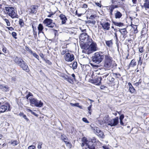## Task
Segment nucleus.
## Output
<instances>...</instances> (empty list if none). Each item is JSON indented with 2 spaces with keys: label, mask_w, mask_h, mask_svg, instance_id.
<instances>
[{
  "label": "nucleus",
  "mask_w": 149,
  "mask_h": 149,
  "mask_svg": "<svg viewBox=\"0 0 149 149\" xmlns=\"http://www.w3.org/2000/svg\"><path fill=\"white\" fill-rule=\"evenodd\" d=\"M13 59L15 62L23 70L26 72L29 71V70L27 64L22 58L16 56L14 57Z\"/></svg>",
  "instance_id": "obj_1"
},
{
  "label": "nucleus",
  "mask_w": 149,
  "mask_h": 149,
  "mask_svg": "<svg viewBox=\"0 0 149 149\" xmlns=\"http://www.w3.org/2000/svg\"><path fill=\"white\" fill-rule=\"evenodd\" d=\"M104 56V54L102 52H95L92 56V61L97 64H99L103 60Z\"/></svg>",
  "instance_id": "obj_2"
},
{
  "label": "nucleus",
  "mask_w": 149,
  "mask_h": 149,
  "mask_svg": "<svg viewBox=\"0 0 149 149\" xmlns=\"http://www.w3.org/2000/svg\"><path fill=\"white\" fill-rule=\"evenodd\" d=\"M5 9L6 10L7 13L12 18L17 17V15L15 11V9L13 7H5Z\"/></svg>",
  "instance_id": "obj_3"
},
{
  "label": "nucleus",
  "mask_w": 149,
  "mask_h": 149,
  "mask_svg": "<svg viewBox=\"0 0 149 149\" xmlns=\"http://www.w3.org/2000/svg\"><path fill=\"white\" fill-rule=\"evenodd\" d=\"M79 39L81 42L88 44L92 41V39L90 38L87 33L81 34L79 37Z\"/></svg>",
  "instance_id": "obj_4"
},
{
  "label": "nucleus",
  "mask_w": 149,
  "mask_h": 149,
  "mask_svg": "<svg viewBox=\"0 0 149 149\" xmlns=\"http://www.w3.org/2000/svg\"><path fill=\"white\" fill-rule=\"evenodd\" d=\"M43 24L46 26L52 28H54L56 25L55 23L53 22V20L49 18L45 19L43 21Z\"/></svg>",
  "instance_id": "obj_5"
},
{
  "label": "nucleus",
  "mask_w": 149,
  "mask_h": 149,
  "mask_svg": "<svg viewBox=\"0 0 149 149\" xmlns=\"http://www.w3.org/2000/svg\"><path fill=\"white\" fill-rule=\"evenodd\" d=\"M91 43V44L90 45L89 48L88 49L87 53L88 54L96 51L97 49L96 43L93 42V41Z\"/></svg>",
  "instance_id": "obj_6"
},
{
  "label": "nucleus",
  "mask_w": 149,
  "mask_h": 149,
  "mask_svg": "<svg viewBox=\"0 0 149 149\" xmlns=\"http://www.w3.org/2000/svg\"><path fill=\"white\" fill-rule=\"evenodd\" d=\"M10 104L8 103L4 104L0 102V112H4L7 110L8 111H10Z\"/></svg>",
  "instance_id": "obj_7"
},
{
  "label": "nucleus",
  "mask_w": 149,
  "mask_h": 149,
  "mask_svg": "<svg viewBox=\"0 0 149 149\" xmlns=\"http://www.w3.org/2000/svg\"><path fill=\"white\" fill-rule=\"evenodd\" d=\"M119 123V119L118 117L110 119L107 122L108 125L111 126H114L116 125Z\"/></svg>",
  "instance_id": "obj_8"
},
{
  "label": "nucleus",
  "mask_w": 149,
  "mask_h": 149,
  "mask_svg": "<svg viewBox=\"0 0 149 149\" xmlns=\"http://www.w3.org/2000/svg\"><path fill=\"white\" fill-rule=\"evenodd\" d=\"M74 58V55L69 52L66 53L64 56V59L67 62H72Z\"/></svg>",
  "instance_id": "obj_9"
},
{
  "label": "nucleus",
  "mask_w": 149,
  "mask_h": 149,
  "mask_svg": "<svg viewBox=\"0 0 149 149\" xmlns=\"http://www.w3.org/2000/svg\"><path fill=\"white\" fill-rule=\"evenodd\" d=\"M145 3L143 5H141L142 9H144L148 13H149V1L148 0H145Z\"/></svg>",
  "instance_id": "obj_10"
},
{
  "label": "nucleus",
  "mask_w": 149,
  "mask_h": 149,
  "mask_svg": "<svg viewBox=\"0 0 149 149\" xmlns=\"http://www.w3.org/2000/svg\"><path fill=\"white\" fill-rule=\"evenodd\" d=\"M100 25L102 26L104 30H109L110 29V24L109 22H101Z\"/></svg>",
  "instance_id": "obj_11"
},
{
  "label": "nucleus",
  "mask_w": 149,
  "mask_h": 149,
  "mask_svg": "<svg viewBox=\"0 0 149 149\" xmlns=\"http://www.w3.org/2000/svg\"><path fill=\"white\" fill-rule=\"evenodd\" d=\"M113 60H111L109 61L105 62H104V66L106 69L109 68L110 67H113Z\"/></svg>",
  "instance_id": "obj_12"
},
{
  "label": "nucleus",
  "mask_w": 149,
  "mask_h": 149,
  "mask_svg": "<svg viewBox=\"0 0 149 149\" xmlns=\"http://www.w3.org/2000/svg\"><path fill=\"white\" fill-rule=\"evenodd\" d=\"M102 79L101 77H95L93 81L94 83H97V85H100L101 83Z\"/></svg>",
  "instance_id": "obj_13"
},
{
  "label": "nucleus",
  "mask_w": 149,
  "mask_h": 149,
  "mask_svg": "<svg viewBox=\"0 0 149 149\" xmlns=\"http://www.w3.org/2000/svg\"><path fill=\"white\" fill-rule=\"evenodd\" d=\"M91 10L87 11L86 12L87 13V16L86 17L87 18L91 19H93L95 17H96V15H95L91 14Z\"/></svg>",
  "instance_id": "obj_14"
},
{
  "label": "nucleus",
  "mask_w": 149,
  "mask_h": 149,
  "mask_svg": "<svg viewBox=\"0 0 149 149\" xmlns=\"http://www.w3.org/2000/svg\"><path fill=\"white\" fill-rule=\"evenodd\" d=\"M114 15L116 19H120L122 16V13L118 10L115 11Z\"/></svg>",
  "instance_id": "obj_15"
},
{
  "label": "nucleus",
  "mask_w": 149,
  "mask_h": 149,
  "mask_svg": "<svg viewBox=\"0 0 149 149\" xmlns=\"http://www.w3.org/2000/svg\"><path fill=\"white\" fill-rule=\"evenodd\" d=\"M38 7L36 5H33L31 7L30 12L31 13H36L37 12Z\"/></svg>",
  "instance_id": "obj_16"
},
{
  "label": "nucleus",
  "mask_w": 149,
  "mask_h": 149,
  "mask_svg": "<svg viewBox=\"0 0 149 149\" xmlns=\"http://www.w3.org/2000/svg\"><path fill=\"white\" fill-rule=\"evenodd\" d=\"M104 62L113 60L112 57L110 56L108 53L106 54H104Z\"/></svg>",
  "instance_id": "obj_17"
},
{
  "label": "nucleus",
  "mask_w": 149,
  "mask_h": 149,
  "mask_svg": "<svg viewBox=\"0 0 149 149\" xmlns=\"http://www.w3.org/2000/svg\"><path fill=\"white\" fill-rule=\"evenodd\" d=\"M61 19L62 20L61 23L62 24H65L67 18L63 14H61L59 16Z\"/></svg>",
  "instance_id": "obj_18"
},
{
  "label": "nucleus",
  "mask_w": 149,
  "mask_h": 149,
  "mask_svg": "<svg viewBox=\"0 0 149 149\" xmlns=\"http://www.w3.org/2000/svg\"><path fill=\"white\" fill-rule=\"evenodd\" d=\"M128 85L129 87V91L131 93H133L135 92V90L134 88L132 86V84L130 82H129Z\"/></svg>",
  "instance_id": "obj_19"
},
{
  "label": "nucleus",
  "mask_w": 149,
  "mask_h": 149,
  "mask_svg": "<svg viewBox=\"0 0 149 149\" xmlns=\"http://www.w3.org/2000/svg\"><path fill=\"white\" fill-rule=\"evenodd\" d=\"M119 31L122 35L123 37H125V36L127 34V32L126 29H120Z\"/></svg>",
  "instance_id": "obj_20"
},
{
  "label": "nucleus",
  "mask_w": 149,
  "mask_h": 149,
  "mask_svg": "<svg viewBox=\"0 0 149 149\" xmlns=\"http://www.w3.org/2000/svg\"><path fill=\"white\" fill-rule=\"evenodd\" d=\"M136 65V62L134 59H132L129 64V67H134Z\"/></svg>",
  "instance_id": "obj_21"
},
{
  "label": "nucleus",
  "mask_w": 149,
  "mask_h": 149,
  "mask_svg": "<svg viewBox=\"0 0 149 149\" xmlns=\"http://www.w3.org/2000/svg\"><path fill=\"white\" fill-rule=\"evenodd\" d=\"M29 100L31 104H33L35 105L36 102H37V100L34 98L32 97H30L29 98Z\"/></svg>",
  "instance_id": "obj_22"
},
{
  "label": "nucleus",
  "mask_w": 149,
  "mask_h": 149,
  "mask_svg": "<svg viewBox=\"0 0 149 149\" xmlns=\"http://www.w3.org/2000/svg\"><path fill=\"white\" fill-rule=\"evenodd\" d=\"M113 23L115 25L119 27H122L124 26V23L121 22L113 21Z\"/></svg>",
  "instance_id": "obj_23"
},
{
  "label": "nucleus",
  "mask_w": 149,
  "mask_h": 149,
  "mask_svg": "<svg viewBox=\"0 0 149 149\" xmlns=\"http://www.w3.org/2000/svg\"><path fill=\"white\" fill-rule=\"evenodd\" d=\"M43 29V27L42 24H39L38 26V29L39 31L38 34L41 33H43V32L42 31Z\"/></svg>",
  "instance_id": "obj_24"
},
{
  "label": "nucleus",
  "mask_w": 149,
  "mask_h": 149,
  "mask_svg": "<svg viewBox=\"0 0 149 149\" xmlns=\"http://www.w3.org/2000/svg\"><path fill=\"white\" fill-rule=\"evenodd\" d=\"M105 43L106 45L109 47H111L113 44L112 40L108 41L106 40Z\"/></svg>",
  "instance_id": "obj_25"
},
{
  "label": "nucleus",
  "mask_w": 149,
  "mask_h": 149,
  "mask_svg": "<svg viewBox=\"0 0 149 149\" xmlns=\"http://www.w3.org/2000/svg\"><path fill=\"white\" fill-rule=\"evenodd\" d=\"M43 104V103L41 101H39L37 100V102L35 105V106L37 107H42Z\"/></svg>",
  "instance_id": "obj_26"
},
{
  "label": "nucleus",
  "mask_w": 149,
  "mask_h": 149,
  "mask_svg": "<svg viewBox=\"0 0 149 149\" xmlns=\"http://www.w3.org/2000/svg\"><path fill=\"white\" fill-rule=\"evenodd\" d=\"M107 7L109 8V15L110 17H111L113 15V12L114 10V8H113V7H111V6Z\"/></svg>",
  "instance_id": "obj_27"
},
{
  "label": "nucleus",
  "mask_w": 149,
  "mask_h": 149,
  "mask_svg": "<svg viewBox=\"0 0 149 149\" xmlns=\"http://www.w3.org/2000/svg\"><path fill=\"white\" fill-rule=\"evenodd\" d=\"M82 141L84 143L86 144V146L88 145L89 143L91 142L90 140H88L85 137H83L82 139Z\"/></svg>",
  "instance_id": "obj_28"
},
{
  "label": "nucleus",
  "mask_w": 149,
  "mask_h": 149,
  "mask_svg": "<svg viewBox=\"0 0 149 149\" xmlns=\"http://www.w3.org/2000/svg\"><path fill=\"white\" fill-rule=\"evenodd\" d=\"M61 139L65 143V141H68V139L66 136L64 135H62L61 137Z\"/></svg>",
  "instance_id": "obj_29"
},
{
  "label": "nucleus",
  "mask_w": 149,
  "mask_h": 149,
  "mask_svg": "<svg viewBox=\"0 0 149 149\" xmlns=\"http://www.w3.org/2000/svg\"><path fill=\"white\" fill-rule=\"evenodd\" d=\"M19 24L21 27L24 26V23L23 20L22 19H19Z\"/></svg>",
  "instance_id": "obj_30"
},
{
  "label": "nucleus",
  "mask_w": 149,
  "mask_h": 149,
  "mask_svg": "<svg viewBox=\"0 0 149 149\" xmlns=\"http://www.w3.org/2000/svg\"><path fill=\"white\" fill-rule=\"evenodd\" d=\"M70 104L72 106H73V107H74V106L77 107H79L80 108H81V106L79 105V103H75V104H73V103H70Z\"/></svg>",
  "instance_id": "obj_31"
},
{
  "label": "nucleus",
  "mask_w": 149,
  "mask_h": 149,
  "mask_svg": "<svg viewBox=\"0 0 149 149\" xmlns=\"http://www.w3.org/2000/svg\"><path fill=\"white\" fill-rule=\"evenodd\" d=\"M107 79L110 82H113L114 80V79L111 76H109L107 78Z\"/></svg>",
  "instance_id": "obj_32"
},
{
  "label": "nucleus",
  "mask_w": 149,
  "mask_h": 149,
  "mask_svg": "<svg viewBox=\"0 0 149 149\" xmlns=\"http://www.w3.org/2000/svg\"><path fill=\"white\" fill-rule=\"evenodd\" d=\"M97 135L99 136L102 137V138H104V134L103 132L101 130L100 132L98 134H97Z\"/></svg>",
  "instance_id": "obj_33"
},
{
  "label": "nucleus",
  "mask_w": 149,
  "mask_h": 149,
  "mask_svg": "<svg viewBox=\"0 0 149 149\" xmlns=\"http://www.w3.org/2000/svg\"><path fill=\"white\" fill-rule=\"evenodd\" d=\"M73 69H76L77 67V62H74L72 65Z\"/></svg>",
  "instance_id": "obj_34"
},
{
  "label": "nucleus",
  "mask_w": 149,
  "mask_h": 149,
  "mask_svg": "<svg viewBox=\"0 0 149 149\" xmlns=\"http://www.w3.org/2000/svg\"><path fill=\"white\" fill-rule=\"evenodd\" d=\"M27 111H28L31 112V113L33 115H34L35 116H36L37 117L38 116V115L37 114H36V113H35L34 112L32 111V110L31 109H27Z\"/></svg>",
  "instance_id": "obj_35"
},
{
  "label": "nucleus",
  "mask_w": 149,
  "mask_h": 149,
  "mask_svg": "<svg viewBox=\"0 0 149 149\" xmlns=\"http://www.w3.org/2000/svg\"><path fill=\"white\" fill-rule=\"evenodd\" d=\"M31 54H32L34 57L36 58L38 60H39V56L36 53L32 52V53Z\"/></svg>",
  "instance_id": "obj_36"
},
{
  "label": "nucleus",
  "mask_w": 149,
  "mask_h": 149,
  "mask_svg": "<svg viewBox=\"0 0 149 149\" xmlns=\"http://www.w3.org/2000/svg\"><path fill=\"white\" fill-rule=\"evenodd\" d=\"M88 24H91L93 25H95L96 23V21L95 20H88L87 22Z\"/></svg>",
  "instance_id": "obj_37"
},
{
  "label": "nucleus",
  "mask_w": 149,
  "mask_h": 149,
  "mask_svg": "<svg viewBox=\"0 0 149 149\" xmlns=\"http://www.w3.org/2000/svg\"><path fill=\"white\" fill-rule=\"evenodd\" d=\"M92 104L91 103V104L88 107V113L91 115V108L92 107Z\"/></svg>",
  "instance_id": "obj_38"
},
{
  "label": "nucleus",
  "mask_w": 149,
  "mask_h": 149,
  "mask_svg": "<svg viewBox=\"0 0 149 149\" xmlns=\"http://www.w3.org/2000/svg\"><path fill=\"white\" fill-rule=\"evenodd\" d=\"M65 143L66 145L68 146L70 148H71L72 146V144L70 143L68 141H65Z\"/></svg>",
  "instance_id": "obj_39"
},
{
  "label": "nucleus",
  "mask_w": 149,
  "mask_h": 149,
  "mask_svg": "<svg viewBox=\"0 0 149 149\" xmlns=\"http://www.w3.org/2000/svg\"><path fill=\"white\" fill-rule=\"evenodd\" d=\"M19 143V142L17 140H15L11 143L13 146H15Z\"/></svg>",
  "instance_id": "obj_40"
},
{
  "label": "nucleus",
  "mask_w": 149,
  "mask_h": 149,
  "mask_svg": "<svg viewBox=\"0 0 149 149\" xmlns=\"http://www.w3.org/2000/svg\"><path fill=\"white\" fill-rule=\"evenodd\" d=\"M88 147V148H89V149H95V146L93 145H92V146H91L89 145V144H88V145L86 146Z\"/></svg>",
  "instance_id": "obj_41"
},
{
  "label": "nucleus",
  "mask_w": 149,
  "mask_h": 149,
  "mask_svg": "<svg viewBox=\"0 0 149 149\" xmlns=\"http://www.w3.org/2000/svg\"><path fill=\"white\" fill-rule=\"evenodd\" d=\"M139 60L138 61L137 66H138L139 64H140V65H141L143 63L142 60H141V57H139Z\"/></svg>",
  "instance_id": "obj_42"
},
{
  "label": "nucleus",
  "mask_w": 149,
  "mask_h": 149,
  "mask_svg": "<svg viewBox=\"0 0 149 149\" xmlns=\"http://www.w3.org/2000/svg\"><path fill=\"white\" fill-rule=\"evenodd\" d=\"M3 20H4L5 21L6 23L7 26H10V22L8 19H4Z\"/></svg>",
  "instance_id": "obj_43"
},
{
  "label": "nucleus",
  "mask_w": 149,
  "mask_h": 149,
  "mask_svg": "<svg viewBox=\"0 0 149 149\" xmlns=\"http://www.w3.org/2000/svg\"><path fill=\"white\" fill-rule=\"evenodd\" d=\"M141 83V81L140 80H139V81L138 82H137L135 83L134 84V85L136 87H138L139 85Z\"/></svg>",
  "instance_id": "obj_44"
},
{
  "label": "nucleus",
  "mask_w": 149,
  "mask_h": 149,
  "mask_svg": "<svg viewBox=\"0 0 149 149\" xmlns=\"http://www.w3.org/2000/svg\"><path fill=\"white\" fill-rule=\"evenodd\" d=\"M25 49L27 51L29 52L30 54H31L33 52L32 51L31 49H30L28 47H26Z\"/></svg>",
  "instance_id": "obj_45"
},
{
  "label": "nucleus",
  "mask_w": 149,
  "mask_h": 149,
  "mask_svg": "<svg viewBox=\"0 0 149 149\" xmlns=\"http://www.w3.org/2000/svg\"><path fill=\"white\" fill-rule=\"evenodd\" d=\"M94 130H95L97 134H98L101 131L98 127H96L95 129H94Z\"/></svg>",
  "instance_id": "obj_46"
},
{
  "label": "nucleus",
  "mask_w": 149,
  "mask_h": 149,
  "mask_svg": "<svg viewBox=\"0 0 149 149\" xmlns=\"http://www.w3.org/2000/svg\"><path fill=\"white\" fill-rule=\"evenodd\" d=\"M113 74L114 76L118 78H119L120 76V75L119 74H117L116 73H113Z\"/></svg>",
  "instance_id": "obj_47"
},
{
  "label": "nucleus",
  "mask_w": 149,
  "mask_h": 149,
  "mask_svg": "<svg viewBox=\"0 0 149 149\" xmlns=\"http://www.w3.org/2000/svg\"><path fill=\"white\" fill-rule=\"evenodd\" d=\"M12 35L13 37H14L15 38H17L16 36L17 34L16 32H12Z\"/></svg>",
  "instance_id": "obj_48"
},
{
  "label": "nucleus",
  "mask_w": 149,
  "mask_h": 149,
  "mask_svg": "<svg viewBox=\"0 0 149 149\" xmlns=\"http://www.w3.org/2000/svg\"><path fill=\"white\" fill-rule=\"evenodd\" d=\"M90 141H91L92 143H95L96 142L97 140L95 138L93 137L92 139L90 140Z\"/></svg>",
  "instance_id": "obj_49"
},
{
  "label": "nucleus",
  "mask_w": 149,
  "mask_h": 149,
  "mask_svg": "<svg viewBox=\"0 0 149 149\" xmlns=\"http://www.w3.org/2000/svg\"><path fill=\"white\" fill-rule=\"evenodd\" d=\"M44 60L49 65H51L52 64L51 62L49 60H45V59H44Z\"/></svg>",
  "instance_id": "obj_50"
},
{
  "label": "nucleus",
  "mask_w": 149,
  "mask_h": 149,
  "mask_svg": "<svg viewBox=\"0 0 149 149\" xmlns=\"http://www.w3.org/2000/svg\"><path fill=\"white\" fill-rule=\"evenodd\" d=\"M139 51L141 53H142L143 51V47H140L139 48Z\"/></svg>",
  "instance_id": "obj_51"
},
{
  "label": "nucleus",
  "mask_w": 149,
  "mask_h": 149,
  "mask_svg": "<svg viewBox=\"0 0 149 149\" xmlns=\"http://www.w3.org/2000/svg\"><path fill=\"white\" fill-rule=\"evenodd\" d=\"M63 78L66 81L67 80H68V79H69L68 76L66 75H63Z\"/></svg>",
  "instance_id": "obj_52"
},
{
  "label": "nucleus",
  "mask_w": 149,
  "mask_h": 149,
  "mask_svg": "<svg viewBox=\"0 0 149 149\" xmlns=\"http://www.w3.org/2000/svg\"><path fill=\"white\" fill-rule=\"evenodd\" d=\"M82 120L84 122H85V123H89L88 121L87 120V118H82Z\"/></svg>",
  "instance_id": "obj_53"
},
{
  "label": "nucleus",
  "mask_w": 149,
  "mask_h": 149,
  "mask_svg": "<svg viewBox=\"0 0 149 149\" xmlns=\"http://www.w3.org/2000/svg\"><path fill=\"white\" fill-rule=\"evenodd\" d=\"M67 49H66L65 50H63L61 52V54L62 55H64L66 53V52H67Z\"/></svg>",
  "instance_id": "obj_54"
},
{
  "label": "nucleus",
  "mask_w": 149,
  "mask_h": 149,
  "mask_svg": "<svg viewBox=\"0 0 149 149\" xmlns=\"http://www.w3.org/2000/svg\"><path fill=\"white\" fill-rule=\"evenodd\" d=\"M28 149H35V147L34 146H31L28 148Z\"/></svg>",
  "instance_id": "obj_55"
},
{
  "label": "nucleus",
  "mask_w": 149,
  "mask_h": 149,
  "mask_svg": "<svg viewBox=\"0 0 149 149\" xmlns=\"http://www.w3.org/2000/svg\"><path fill=\"white\" fill-rule=\"evenodd\" d=\"M124 117V115L123 114H121L120 116L119 119L120 120H123Z\"/></svg>",
  "instance_id": "obj_56"
},
{
  "label": "nucleus",
  "mask_w": 149,
  "mask_h": 149,
  "mask_svg": "<svg viewBox=\"0 0 149 149\" xmlns=\"http://www.w3.org/2000/svg\"><path fill=\"white\" fill-rule=\"evenodd\" d=\"M42 145V143H39L38 145V148L39 149H40L41 148V145Z\"/></svg>",
  "instance_id": "obj_57"
},
{
  "label": "nucleus",
  "mask_w": 149,
  "mask_h": 149,
  "mask_svg": "<svg viewBox=\"0 0 149 149\" xmlns=\"http://www.w3.org/2000/svg\"><path fill=\"white\" fill-rule=\"evenodd\" d=\"M23 117L26 120V121H29V119L27 118L26 116V115H24L23 116Z\"/></svg>",
  "instance_id": "obj_58"
},
{
  "label": "nucleus",
  "mask_w": 149,
  "mask_h": 149,
  "mask_svg": "<svg viewBox=\"0 0 149 149\" xmlns=\"http://www.w3.org/2000/svg\"><path fill=\"white\" fill-rule=\"evenodd\" d=\"M87 7H88V5L87 4H84L82 6V8H87Z\"/></svg>",
  "instance_id": "obj_59"
},
{
  "label": "nucleus",
  "mask_w": 149,
  "mask_h": 149,
  "mask_svg": "<svg viewBox=\"0 0 149 149\" xmlns=\"http://www.w3.org/2000/svg\"><path fill=\"white\" fill-rule=\"evenodd\" d=\"M7 29H8V30L12 31L14 30V29L12 27H7Z\"/></svg>",
  "instance_id": "obj_60"
},
{
  "label": "nucleus",
  "mask_w": 149,
  "mask_h": 149,
  "mask_svg": "<svg viewBox=\"0 0 149 149\" xmlns=\"http://www.w3.org/2000/svg\"><path fill=\"white\" fill-rule=\"evenodd\" d=\"M33 35L34 37H36L37 36V32L33 29Z\"/></svg>",
  "instance_id": "obj_61"
},
{
  "label": "nucleus",
  "mask_w": 149,
  "mask_h": 149,
  "mask_svg": "<svg viewBox=\"0 0 149 149\" xmlns=\"http://www.w3.org/2000/svg\"><path fill=\"white\" fill-rule=\"evenodd\" d=\"M95 4L100 7H101V4L99 3H95Z\"/></svg>",
  "instance_id": "obj_62"
},
{
  "label": "nucleus",
  "mask_w": 149,
  "mask_h": 149,
  "mask_svg": "<svg viewBox=\"0 0 149 149\" xmlns=\"http://www.w3.org/2000/svg\"><path fill=\"white\" fill-rule=\"evenodd\" d=\"M111 7H113V8H114V9L115 8H118V6L117 5H111L110 6Z\"/></svg>",
  "instance_id": "obj_63"
},
{
  "label": "nucleus",
  "mask_w": 149,
  "mask_h": 149,
  "mask_svg": "<svg viewBox=\"0 0 149 149\" xmlns=\"http://www.w3.org/2000/svg\"><path fill=\"white\" fill-rule=\"evenodd\" d=\"M81 31L82 32L81 34H83L84 33H86V29H84V30H81Z\"/></svg>",
  "instance_id": "obj_64"
}]
</instances>
